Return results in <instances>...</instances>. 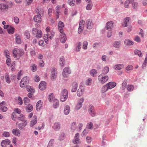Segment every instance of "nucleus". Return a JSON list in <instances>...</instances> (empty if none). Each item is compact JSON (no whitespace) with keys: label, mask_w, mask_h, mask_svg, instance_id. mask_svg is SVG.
I'll return each mask as SVG.
<instances>
[{"label":"nucleus","mask_w":147,"mask_h":147,"mask_svg":"<svg viewBox=\"0 0 147 147\" xmlns=\"http://www.w3.org/2000/svg\"><path fill=\"white\" fill-rule=\"evenodd\" d=\"M24 52L22 49L14 48L13 51V54L14 57L17 58L22 56L24 54Z\"/></svg>","instance_id":"1"},{"label":"nucleus","mask_w":147,"mask_h":147,"mask_svg":"<svg viewBox=\"0 0 147 147\" xmlns=\"http://www.w3.org/2000/svg\"><path fill=\"white\" fill-rule=\"evenodd\" d=\"M98 79L100 83L104 84L108 80L109 77L107 76H105L101 74L98 76Z\"/></svg>","instance_id":"2"},{"label":"nucleus","mask_w":147,"mask_h":147,"mask_svg":"<svg viewBox=\"0 0 147 147\" xmlns=\"http://www.w3.org/2000/svg\"><path fill=\"white\" fill-rule=\"evenodd\" d=\"M32 34L36 35V37L38 38H40L42 36V33L40 30H38L36 28H34L32 29Z\"/></svg>","instance_id":"3"},{"label":"nucleus","mask_w":147,"mask_h":147,"mask_svg":"<svg viewBox=\"0 0 147 147\" xmlns=\"http://www.w3.org/2000/svg\"><path fill=\"white\" fill-rule=\"evenodd\" d=\"M68 91L66 89L63 90L61 92L60 100L62 102L66 100L68 97Z\"/></svg>","instance_id":"4"},{"label":"nucleus","mask_w":147,"mask_h":147,"mask_svg":"<svg viewBox=\"0 0 147 147\" xmlns=\"http://www.w3.org/2000/svg\"><path fill=\"white\" fill-rule=\"evenodd\" d=\"M36 13L37 15L35 16L33 18L34 21L36 22L40 23L42 20L41 14L38 10L36 11Z\"/></svg>","instance_id":"5"},{"label":"nucleus","mask_w":147,"mask_h":147,"mask_svg":"<svg viewBox=\"0 0 147 147\" xmlns=\"http://www.w3.org/2000/svg\"><path fill=\"white\" fill-rule=\"evenodd\" d=\"M28 81V79L27 76L24 77L21 80L20 83V86L21 87L24 88H26L27 86Z\"/></svg>","instance_id":"6"},{"label":"nucleus","mask_w":147,"mask_h":147,"mask_svg":"<svg viewBox=\"0 0 147 147\" xmlns=\"http://www.w3.org/2000/svg\"><path fill=\"white\" fill-rule=\"evenodd\" d=\"M57 71V69L53 68L51 70L50 78L51 80H54L56 78Z\"/></svg>","instance_id":"7"},{"label":"nucleus","mask_w":147,"mask_h":147,"mask_svg":"<svg viewBox=\"0 0 147 147\" xmlns=\"http://www.w3.org/2000/svg\"><path fill=\"white\" fill-rule=\"evenodd\" d=\"M71 73V71L69 68L68 67H65L63 69L62 73L63 77L64 78H67Z\"/></svg>","instance_id":"8"},{"label":"nucleus","mask_w":147,"mask_h":147,"mask_svg":"<svg viewBox=\"0 0 147 147\" xmlns=\"http://www.w3.org/2000/svg\"><path fill=\"white\" fill-rule=\"evenodd\" d=\"M84 99L82 98L80 99L78 101V104L76 105L75 107V109L78 110L80 109L82 107V103L84 102Z\"/></svg>","instance_id":"9"},{"label":"nucleus","mask_w":147,"mask_h":147,"mask_svg":"<svg viewBox=\"0 0 147 147\" xmlns=\"http://www.w3.org/2000/svg\"><path fill=\"white\" fill-rule=\"evenodd\" d=\"M88 112L90 114L92 117L95 116L96 113L94 106L92 105H90L89 107Z\"/></svg>","instance_id":"10"},{"label":"nucleus","mask_w":147,"mask_h":147,"mask_svg":"<svg viewBox=\"0 0 147 147\" xmlns=\"http://www.w3.org/2000/svg\"><path fill=\"white\" fill-rule=\"evenodd\" d=\"M64 24L63 22L61 21L59 22L58 25V29L60 33H62L64 32Z\"/></svg>","instance_id":"11"},{"label":"nucleus","mask_w":147,"mask_h":147,"mask_svg":"<svg viewBox=\"0 0 147 147\" xmlns=\"http://www.w3.org/2000/svg\"><path fill=\"white\" fill-rule=\"evenodd\" d=\"M85 87L83 86H80L77 92V95L78 96H82L84 92Z\"/></svg>","instance_id":"12"},{"label":"nucleus","mask_w":147,"mask_h":147,"mask_svg":"<svg viewBox=\"0 0 147 147\" xmlns=\"http://www.w3.org/2000/svg\"><path fill=\"white\" fill-rule=\"evenodd\" d=\"M59 38L60 41L61 42L64 43L67 40V38L66 34L64 32H63L62 33H60Z\"/></svg>","instance_id":"13"},{"label":"nucleus","mask_w":147,"mask_h":147,"mask_svg":"<svg viewBox=\"0 0 147 147\" xmlns=\"http://www.w3.org/2000/svg\"><path fill=\"white\" fill-rule=\"evenodd\" d=\"M22 122V123H20L18 124V127L20 130L23 129L27 124V120H25Z\"/></svg>","instance_id":"14"},{"label":"nucleus","mask_w":147,"mask_h":147,"mask_svg":"<svg viewBox=\"0 0 147 147\" xmlns=\"http://www.w3.org/2000/svg\"><path fill=\"white\" fill-rule=\"evenodd\" d=\"M79 134L78 133L76 134L74 137V140L73 141L74 144H78L80 143V141L79 138Z\"/></svg>","instance_id":"15"},{"label":"nucleus","mask_w":147,"mask_h":147,"mask_svg":"<svg viewBox=\"0 0 147 147\" xmlns=\"http://www.w3.org/2000/svg\"><path fill=\"white\" fill-rule=\"evenodd\" d=\"M130 18L129 17H127L125 18L123 22L122 23V26L123 27H126L127 26V24L129 23Z\"/></svg>","instance_id":"16"},{"label":"nucleus","mask_w":147,"mask_h":147,"mask_svg":"<svg viewBox=\"0 0 147 147\" xmlns=\"http://www.w3.org/2000/svg\"><path fill=\"white\" fill-rule=\"evenodd\" d=\"M12 134L15 136H19L20 134V131L18 128H15L12 129Z\"/></svg>","instance_id":"17"},{"label":"nucleus","mask_w":147,"mask_h":147,"mask_svg":"<svg viewBox=\"0 0 147 147\" xmlns=\"http://www.w3.org/2000/svg\"><path fill=\"white\" fill-rule=\"evenodd\" d=\"M108 89H111L115 87L116 84L115 82H110L106 84Z\"/></svg>","instance_id":"18"},{"label":"nucleus","mask_w":147,"mask_h":147,"mask_svg":"<svg viewBox=\"0 0 147 147\" xmlns=\"http://www.w3.org/2000/svg\"><path fill=\"white\" fill-rule=\"evenodd\" d=\"M113 23L112 21H109L106 24V28L108 30H110L113 27Z\"/></svg>","instance_id":"19"},{"label":"nucleus","mask_w":147,"mask_h":147,"mask_svg":"<svg viewBox=\"0 0 147 147\" xmlns=\"http://www.w3.org/2000/svg\"><path fill=\"white\" fill-rule=\"evenodd\" d=\"M37 122V117L36 116H34L30 122V125L31 127H32L35 125Z\"/></svg>","instance_id":"20"},{"label":"nucleus","mask_w":147,"mask_h":147,"mask_svg":"<svg viewBox=\"0 0 147 147\" xmlns=\"http://www.w3.org/2000/svg\"><path fill=\"white\" fill-rule=\"evenodd\" d=\"M77 128V123L75 121L72 122L71 125L70 129L72 132L74 131Z\"/></svg>","instance_id":"21"},{"label":"nucleus","mask_w":147,"mask_h":147,"mask_svg":"<svg viewBox=\"0 0 147 147\" xmlns=\"http://www.w3.org/2000/svg\"><path fill=\"white\" fill-rule=\"evenodd\" d=\"M46 83L45 81H42L40 82L39 85V88L41 90H44L46 88Z\"/></svg>","instance_id":"22"},{"label":"nucleus","mask_w":147,"mask_h":147,"mask_svg":"<svg viewBox=\"0 0 147 147\" xmlns=\"http://www.w3.org/2000/svg\"><path fill=\"white\" fill-rule=\"evenodd\" d=\"M8 5L4 3L0 4V10L3 11H7L8 9Z\"/></svg>","instance_id":"23"},{"label":"nucleus","mask_w":147,"mask_h":147,"mask_svg":"<svg viewBox=\"0 0 147 147\" xmlns=\"http://www.w3.org/2000/svg\"><path fill=\"white\" fill-rule=\"evenodd\" d=\"M78 86L77 83L76 82H74L73 83L72 85L71 91L72 92H76Z\"/></svg>","instance_id":"24"},{"label":"nucleus","mask_w":147,"mask_h":147,"mask_svg":"<svg viewBox=\"0 0 147 147\" xmlns=\"http://www.w3.org/2000/svg\"><path fill=\"white\" fill-rule=\"evenodd\" d=\"M53 128L56 131L58 130L60 128V124L59 123H55L53 126Z\"/></svg>","instance_id":"25"},{"label":"nucleus","mask_w":147,"mask_h":147,"mask_svg":"<svg viewBox=\"0 0 147 147\" xmlns=\"http://www.w3.org/2000/svg\"><path fill=\"white\" fill-rule=\"evenodd\" d=\"M70 111V108L69 106L66 105L64 108V112L65 115H67Z\"/></svg>","instance_id":"26"},{"label":"nucleus","mask_w":147,"mask_h":147,"mask_svg":"<svg viewBox=\"0 0 147 147\" xmlns=\"http://www.w3.org/2000/svg\"><path fill=\"white\" fill-rule=\"evenodd\" d=\"M86 27L88 29H91L92 27V21L90 20H87L86 23Z\"/></svg>","instance_id":"27"},{"label":"nucleus","mask_w":147,"mask_h":147,"mask_svg":"<svg viewBox=\"0 0 147 147\" xmlns=\"http://www.w3.org/2000/svg\"><path fill=\"white\" fill-rule=\"evenodd\" d=\"M124 67V65L123 64H117L114 66V68L117 70H119L122 69Z\"/></svg>","instance_id":"28"},{"label":"nucleus","mask_w":147,"mask_h":147,"mask_svg":"<svg viewBox=\"0 0 147 147\" xmlns=\"http://www.w3.org/2000/svg\"><path fill=\"white\" fill-rule=\"evenodd\" d=\"M33 110L32 106L30 104H28L26 107V110L28 112H30Z\"/></svg>","instance_id":"29"},{"label":"nucleus","mask_w":147,"mask_h":147,"mask_svg":"<svg viewBox=\"0 0 147 147\" xmlns=\"http://www.w3.org/2000/svg\"><path fill=\"white\" fill-rule=\"evenodd\" d=\"M109 70V68L107 66L105 67L102 70V73L101 74L105 75L108 72Z\"/></svg>","instance_id":"30"},{"label":"nucleus","mask_w":147,"mask_h":147,"mask_svg":"<svg viewBox=\"0 0 147 147\" xmlns=\"http://www.w3.org/2000/svg\"><path fill=\"white\" fill-rule=\"evenodd\" d=\"M125 44L127 45H131L133 44L134 42L128 39H126L124 42Z\"/></svg>","instance_id":"31"},{"label":"nucleus","mask_w":147,"mask_h":147,"mask_svg":"<svg viewBox=\"0 0 147 147\" xmlns=\"http://www.w3.org/2000/svg\"><path fill=\"white\" fill-rule=\"evenodd\" d=\"M65 63L64 57H62L60 59L59 61V64L61 67H63L64 66Z\"/></svg>","instance_id":"32"},{"label":"nucleus","mask_w":147,"mask_h":147,"mask_svg":"<svg viewBox=\"0 0 147 147\" xmlns=\"http://www.w3.org/2000/svg\"><path fill=\"white\" fill-rule=\"evenodd\" d=\"M82 46V43L80 42H79L77 43L76 45V51L79 52L80 51Z\"/></svg>","instance_id":"33"},{"label":"nucleus","mask_w":147,"mask_h":147,"mask_svg":"<svg viewBox=\"0 0 147 147\" xmlns=\"http://www.w3.org/2000/svg\"><path fill=\"white\" fill-rule=\"evenodd\" d=\"M53 106L55 108H57L59 106V101L57 99H54L53 100Z\"/></svg>","instance_id":"34"},{"label":"nucleus","mask_w":147,"mask_h":147,"mask_svg":"<svg viewBox=\"0 0 147 147\" xmlns=\"http://www.w3.org/2000/svg\"><path fill=\"white\" fill-rule=\"evenodd\" d=\"M121 45V42L120 41H116L113 43V46L114 47L118 48L120 47Z\"/></svg>","instance_id":"35"},{"label":"nucleus","mask_w":147,"mask_h":147,"mask_svg":"<svg viewBox=\"0 0 147 147\" xmlns=\"http://www.w3.org/2000/svg\"><path fill=\"white\" fill-rule=\"evenodd\" d=\"M16 40L17 43L20 44L21 42L20 36L18 34L16 35Z\"/></svg>","instance_id":"36"},{"label":"nucleus","mask_w":147,"mask_h":147,"mask_svg":"<svg viewBox=\"0 0 147 147\" xmlns=\"http://www.w3.org/2000/svg\"><path fill=\"white\" fill-rule=\"evenodd\" d=\"M42 103L41 102V100H39L37 102L36 104V110L38 111V109H40L42 107Z\"/></svg>","instance_id":"37"},{"label":"nucleus","mask_w":147,"mask_h":147,"mask_svg":"<svg viewBox=\"0 0 147 147\" xmlns=\"http://www.w3.org/2000/svg\"><path fill=\"white\" fill-rule=\"evenodd\" d=\"M134 53L136 55H138L139 57H142V54L140 51L136 49L134 51Z\"/></svg>","instance_id":"38"},{"label":"nucleus","mask_w":147,"mask_h":147,"mask_svg":"<svg viewBox=\"0 0 147 147\" xmlns=\"http://www.w3.org/2000/svg\"><path fill=\"white\" fill-rule=\"evenodd\" d=\"M49 33H47V34H45L44 36V39L45 42L47 43H48V40L49 38Z\"/></svg>","instance_id":"39"},{"label":"nucleus","mask_w":147,"mask_h":147,"mask_svg":"<svg viewBox=\"0 0 147 147\" xmlns=\"http://www.w3.org/2000/svg\"><path fill=\"white\" fill-rule=\"evenodd\" d=\"M109 90L106 84L104 85L102 88L101 92L102 93H104L107 91Z\"/></svg>","instance_id":"40"},{"label":"nucleus","mask_w":147,"mask_h":147,"mask_svg":"<svg viewBox=\"0 0 147 147\" xmlns=\"http://www.w3.org/2000/svg\"><path fill=\"white\" fill-rule=\"evenodd\" d=\"M8 32L9 34H13L14 31V28L13 27L9 26V27L7 29Z\"/></svg>","instance_id":"41"},{"label":"nucleus","mask_w":147,"mask_h":147,"mask_svg":"<svg viewBox=\"0 0 147 147\" xmlns=\"http://www.w3.org/2000/svg\"><path fill=\"white\" fill-rule=\"evenodd\" d=\"M88 2V4L86 8L87 10H90L92 8L93 5L91 1Z\"/></svg>","instance_id":"42"},{"label":"nucleus","mask_w":147,"mask_h":147,"mask_svg":"<svg viewBox=\"0 0 147 147\" xmlns=\"http://www.w3.org/2000/svg\"><path fill=\"white\" fill-rule=\"evenodd\" d=\"M86 128L90 129H93V126L92 123L90 122L88 123L86 125Z\"/></svg>","instance_id":"43"},{"label":"nucleus","mask_w":147,"mask_h":147,"mask_svg":"<svg viewBox=\"0 0 147 147\" xmlns=\"http://www.w3.org/2000/svg\"><path fill=\"white\" fill-rule=\"evenodd\" d=\"M24 116L23 114H21L19 116H18L17 119L19 120L24 121L26 120L24 119Z\"/></svg>","instance_id":"44"},{"label":"nucleus","mask_w":147,"mask_h":147,"mask_svg":"<svg viewBox=\"0 0 147 147\" xmlns=\"http://www.w3.org/2000/svg\"><path fill=\"white\" fill-rule=\"evenodd\" d=\"M97 74V70L95 69H92L90 71V74L93 77H95Z\"/></svg>","instance_id":"45"},{"label":"nucleus","mask_w":147,"mask_h":147,"mask_svg":"<svg viewBox=\"0 0 147 147\" xmlns=\"http://www.w3.org/2000/svg\"><path fill=\"white\" fill-rule=\"evenodd\" d=\"M26 90L27 91L30 92L31 93H33L34 92V89L32 88L31 86H26Z\"/></svg>","instance_id":"46"},{"label":"nucleus","mask_w":147,"mask_h":147,"mask_svg":"<svg viewBox=\"0 0 147 147\" xmlns=\"http://www.w3.org/2000/svg\"><path fill=\"white\" fill-rule=\"evenodd\" d=\"M88 42L86 41H84L83 43L82 49L84 50H86L87 49Z\"/></svg>","instance_id":"47"},{"label":"nucleus","mask_w":147,"mask_h":147,"mask_svg":"<svg viewBox=\"0 0 147 147\" xmlns=\"http://www.w3.org/2000/svg\"><path fill=\"white\" fill-rule=\"evenodd\" d=\"M48 98L49 101L51 102L52 100L53 101V100L55 99L53 98V93H51L49 94L48 96Z\"/></svg>","instance_id":"48"},{"label":"nucleus","mask_w":147,"mask_h":147,"mask_svg":"<svg viewBox=\"0 0 147 147\" xmlns=\"http://www.w3.org/2000/svg\"><path fill=\"white\" fill-rule=\"evenodd\" d=\"M75 0H68V3L71 6H74L75 5Z\"/></svg>","instance_id":"49"},{"label":"nucleus","mask_w":147,"mask_h":147,"mask_svg":"<svg viewBox=\"0 0 147 147\" xmlns=\"http://www.w3.org/2000/svg\"><path fill=\"white\" fill-rule=\"evenodd\" d=\"M65 134L63 133H62L59 136V139L60 140H62L65 139Z\"/></svg>","instance_id":"50"},{"label":"nucleus","mask_w":147,"mask_h":147,"mask_svg":"<svg viewBox=\"0 0 147 147\" xmlns=\"http://www.w3.org/2000/svg\"><path fill=\"white\" fill-rule=\"evenodd\" d=\"M133 8L134 9H136L138 6V3L136 2H134L132 3Z\"/></svg>","instance_id":"51"},{"label":"nucleus","mask_w":147,"mask_h":147,"mask_svg":"<svg viewBox=\"0 0 147 147\" xmlns=\"http://www.w3.org/2000/svg\"><path fill=\"white\" fill-rule=\"evenodd\" d=\"M134 89V86L132 85H128L127 88V90L129 91H131L133 90Z\"/></svg>","instance_id":"52"},{"label":"nucleus","mask_w":147,"mask_h":147,"mask_svg":"<svg viewBox=\"0 0 147 147\" xmlns=\"http://www.w3.org/2000/svg\"><path fill=\"white\" fill-rule=\"evenodd\" d=\"M92 80L91 79H88L86 82V84L87 86L91 85L92 83Z\"/></svg>","instance_id":"53"},{"label":"nucleus","mask_w":147,"mask_h":147,"mask_svg":"<svg viewBox=\"0 0 147 147\" xmlns=\"http://www.w3.org/2000/svg\"><path fill=\"white\" fill-rule=\"evenodd\" d=\"M127 84V81H124L122 83V85L121 89L122 90H124Z\"/></svg>","instance_id":"54"},{"label":"nucleus","mask_w":147,"mask_h":147,"mask_svg":"<svg viewBox=\"0 0 147 147\" xmlns=\"http://www.w3.org/2000/svg\"><path fill=\"white\" fill-rule=\"evenodd\" d=\"M17 101L18 104L19 105H22L23 103L22 99L20 96L18 97Z\"/></svg>","instance_id":"55"},{"label":"nucleus","mask_w":147,"mask_h":147,"mask_svg":"<svg viewBox=\"0 0 147 147\" xmlns=\"http://www.w3.org/2000/svg\"><path fill=\"white\" fill-rule=\"evenodd\" d=\"M4 53L5 54V55L7 58L9 57V52L8 50L6 49L4 51Z\"/></svg>","instance_id":"56"},{"label":"nucleus","mask_w":147,"mask_h":147,"mask_svg":"<svg viewBox=\"0 0 147 147\" xmlns=\"http://www.w3.org/2000/svg\"><path fill=\"white\" fill-rule=\"evenodd\" d=\"M24 35L26 38L28 39L30 37V34L29 32L28 31H26L24 33Z\"/></svg>","instance_id":"57"},{"label":"nucleus","mask_w":147,"mask_h":147,"mask_svg":"<svg viewBox=\"0 0 147 147\" xmlns=\"http://www.w3.org/2000/svg\"><path fill=\"white\" fill-rule=\"evenodd\" d=\"M24 101L25 104L27 105L29 103L30 100L27 97H25L24 99Z\"/></svg>","instance_id":"58"},{"label":"nucleus","mask_w":147,"mask_h":147,"mask_svg":"<svg viewBox=\"0 0 147 147\" xmlns=\"http://www.w3.org/2000/svg\"><path fill=\"white\" fill-rule=\"evenodd\" d=\"M3 135L4 137H8L10 136V135L9 132L4 131L3 134Z\"/></svg>","instance_id":"59"},{"label":"nucleus","mask_w":147,"mask_h":147,"mask_svg":"<svg viewBox=\"0 0 147 147\" xmlns=\"http://www.w3.org/2000/svg\"><path fill=\"white\" fill-rule=\"evenodd\" d=\"M1 109L3 112H5L7 111V108L6 106H0Z\"/></svg>","instance_id":"60"},{"label":"nucleus","mask_w":147,"mask_h":147,"mask_svg":"<svg viewBox=\"0 0 147 147\" xmlns=\"http://www.w3.org/2000/svg\"><path fill=\"white\" fill-rule=\"evenodd\" d=\"M38 64L40 67H43L45 65V63L42 60H41L39 62Z\"/></svg>","instance_id":"61"},{"label":"nucleus","mask_w":147,"mask_h":147,"mask_svg":"<svg viewBox=\"0 0 147 147\" xmlns=\"http://www.w3.org/2000/svg\"><path fill=\"white\" fill-rule=\"evenodd\" d=\"M15 64L14 62H12L11 65V70L12 71H15Z\"/></svg>","instance_id":"62"},{"label":"nucleus","mask_w":147,"mask_h":147,"mask_svg":"<svg viewBox=\"0 0 147 147\" xmlns=\"http://www.w3.org/2000/svg\"><path fill=\"white\" fill-rule=\"evenodd\" d=\"M3 143H5V144L9 145L11 143V141L10 140L8 139H5L4 140H3Z\"/></svg>","instance_id":"63"},{"label":"nucleus","mask_w":147,"mask_h":147,"mask_svg":"<svg viewBox=\"0 0 147 147\" xmlns=\"http://www.w3.org/2000/svg\"><path fill=\"white\" fill-rule=\"evenodd\" d=\"M49 38L51 39L53 37L55 33L53 31H51L49 33Z\"/></svg>","instance_id":"64"}]
</instances>
